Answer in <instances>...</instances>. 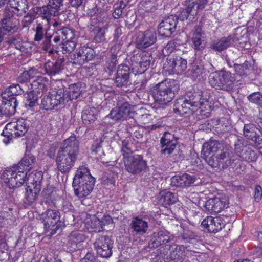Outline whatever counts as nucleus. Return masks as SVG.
I'll use <instances>...</instances> for the list:
<instances>
[{"mask_svg":"<svg viewBox=\"0 0 262 262\" xmlns=\"http://www.w3.org/2000/svg\"><path fill=\"white\" fill-rule=\"evenodd\" d=\"M59 149L78 156L79 154L78 142L75 136H70L64 141L63 146Z\"/></svg>","mask_w":262,"mask_h":262,"instance_id":"nucleus-28","label":"nucleus"},{"mask_svg":"<svg viewBox=\"0 0 262 262\" xmlns=\"http://www.w3.org/2000/svg\"><path fill=\"white\" fill-rule=\"evenodd\" d=\"M59 8L58 9V11L57 12V14H56L55 15H51L50 16H49L48 18H46V17H45L43 16V7L42 8L41 10V15H42V17L45 19L46 21V22L49 24V25H51L52 24L53 27H56L58 25H59V23L56 21L55 20H53L52 17H54L56 15H57L58 14V11H59Z\"/></svg>","mask_w":262,"mask_h":262,"instance_id":"nucleus-59","label":"nucleus"},{"mask_svg":"<svg viewBox=\"0 0 262 262\" xmlns=\"http://www.w3.org/2000/svg\"><path fill=\"white\" fill-rule=\"evenodd\" d=\"M43 30L41 24L37 25L36 28V34L35 35V40L40 41L42 39L43 36Z\"/></svg>","mask_w":262,"mask_h":262,"instance_id":"nucleus-61","label":"nucleus"},{"mask_svg":"<svg viewBox=\"0 0 262 262\" xmlns=\"http://www.w3.org/2000/svg\"><path fill=\"white\" fill-rule=\"evenodd\" d=\"M157 40V34L153 29H149L139 34L136 39L138 48L143 49L154 44Z\"/></svg>","mask_w":262,"mask_h":262,"instance_id":"nucleus-13","label":"nucleus"},{"mask_svg":"<svg viewBox=\"0 0 262 262\" xmlns=\"http://www.w3.org/2000/svg\"><path fill=\"white\" fill-rule=\"evenodd\" d=\"M49 83L50 82L47 78L41 75L40 77H37L36 79L32 80L29 83V84L33 92L40 93L48 90Z\"/></svg>","mask_w":262,"mask_h":262,"instance_id":"nucleus-27","label":"nucleus"},{"mask_svg":"<svg viewBox=\"0 0 262 262\" xmlns=\"http://www.w3.org/2000/svg\"><path fill=\"white\" fill-rule=\"evenodd\" d=\"M10 6L17 11L18 13L25 12L28 10L26 0H9Z\"/></svg>","mask_w":262,"mask_h":262,"instance_id":"nucleus-42","label":"nucleus"},{"mask_svg":"<svg viewBox=\"0 0 262 262\" xmlns=\"http://www.w3.org/2000/svg\"><path fill=\"white\" fill-rule=\"evenodd\" d=\"M42 179L43 173L41 171H34L29 177H27L26 182L27 181H30V183L33 185L34 188L40 190V185Z\"/></svg>","mask_w":262,"mask_h":262,"instance_id":"nucleus-41","label":"nucleus"},{"mask_svg":"<svg viewBox=\"0 0 262 262\" xmlns=\"http://www.w3.org/2000/svg\"><path fill=\"white\" fill-rule=\"evenodd\" d=\"M228 201L225 196H215L208 200L205 204L206 209L211 212H220L227 208Z\"/></svg>","mask_w":262,"mask_h":262,"instance_id":"nucleus-14","label":"nucleus"},{"mask_svg":"<svg viewBox=\"0 0 262 262\" xmlns=\"http://www.w3.org/2000/svg\"><path fill=\"white\" fill-rule=\"evenodd\" d=\"M93 17V19H96L98 23H100L105 19L106 17V14L103 11L101 10L100 12L94 15Z\"/></svg>","mask_w":262,"mask_h":262,"instance_id":"nucleus-64","label":"nucleus"},{"mask_svg":"<svg viewBox=\"0 0 262 262\" xmlns=\"http://www.w3.org/2000/svg\"><path fill=\"white\" fill-rule=\"evenodd\" d=\"M179 89L178 81L173 79H166L157 84L153 88V96L155 101L160 104H166L174 97L175 93Z\"/></svg>","mask_w":262,"mask_h":262,"instance_id":"nucleus-4","label":"nucleus"},{"mask_svg":"<svg viewBox=\"0 0 262 262\" xmlns=\"http://www.w3.org/2000/svg\"><path fill=\"white\" fill-rule=\"evenodd\" d=\"M94 56V51L93 49L88 46H82L78 51L74 54L71 59L75 64L82 65L91 60Z\"/></svg>","mask_w":262,"mask_h":262,"instance_id":"nucleus-11","label":"nucleus"},{"mask_svg":"<svg viewBox=\"0 0 262 262\" xmlns=\"http://www.w3.org/2000/svg\"><path fill=\"white\" fill-rule=\"evenodd\" d=\"M169 233L165 230H160L153 233L150 243L151 248H156L165 244L170 241Z\"/></svg>","mask_w":262,"mask_h":262,"instance_id":"nucleus-24","label":"nucleus"},{"mask_svg":"<svg viewBox=\"0 0 262 262\" xmlns=\"http://www.w3.org/2000/svg\"><path fill=\"white\" fill-rule=\"evenodd\" d=\"M244 135L257 145L262 144V131L252 123L245 124L243 129Z\"/></svg>","mask_w":262,"mask_h":262,"instance_id":"nucleus-17","label":"nucleus"},{"mask_svg":"<svg viewBox=\"0 0 262 262\" xmlns=\"http://www.w3.org/2000/svg\"><path fill=\"white\" fill-rule=\"evenodd\" d=\"M241 157L245 160L250 161H253L256 159L255 152L250 149L246 150Z\"/></svg>","mask_w":262,"mask_h":262,"instance_id":"nucleus-58","label":"nucleus"},{"mask_svg":"<svg viewBox=\"0 0 262 262\" xmlns=\"http://www.w3.org/2000/svg\"><path fill=\"white\" fill-rule=\"evenodd\" d=\"M236 72L239 75H244L246 74V71L248 69L247 64L245 63L243 64H237L235 67Z\"/></svg>","mask_w":262,"mask_h":262,"instance_id":"nucleus-62","label":"nucleus"},{"mask_svg":"<svg viewBox=\"0 0 262 262\" xmlns=\"http://www.w3.org/2000/svg\"><path fill=\"white\" fill-rule=\"evenodd\" d=\"M135 60H139L137 62V64H139L141 68H147V67H149L150 65V57L147 55H143L142 57H134L132 59V61H135Z\"/></svg>","mask_w":262,"mask_h":262,"instance_id":"nucleus-50","label":"nucleus"},{"mask_svg":"<svg viewBox=\"0 0 262 262\" xmlns=\"http://www.w3.org/2000/svg\"><path fill=\"white\" fill-rule=\"evenodd\" d=\"M51 101L52 100L50 99L48 95L44 96L41 100V108L46 110H51L54 108V105Z\"/></svg>","mask_w":262,"mask_h":262,"instance_id":"nucleus-56","label":"nucleus"},{"mask_svg":"<svg viewBox=\"0 0 262 262\" xmlns=\"http://www.w3.org/2000/svg\"><path fill=\"white\" fill-rule=\"evenodd\" d=\"M178 18L170 15L161 22L158 27L159 34L163 36L169 37L176 29Z\"/></svg>","mask_w":262,"mask_h":262,"instance_id":"nucleus-12","label":"nucleus"},{"mask_svg":"<svg viewBox=\"0 0 262 262\" xmlns=\"http://www.w3.org/2000/svg\"><path fill=\"white\" fill-rule=\"evenodd\" d=\"M86 240L85 234L79 231L72 232L68 237V247L71 251L81 250Z\"/></svg>","mask_w":262,"mask_h":262,"instance_id":"nucleus-15","label":"nucleus"},{"mask_svg":"<svg viewBox=\"0 0 262 262\" xmlns=\"http://www.w3.org/2000/svg\"><path fill=\"white\" fill-rule=\"evenodd\" d=\"M221 83L220 89L230 91L233 88L235 79L232 74L228 72L221 71Z\"/></svg>","mask_w":262,"mask_h":262,"instance_id":"nucleus-33","label":"nucleus"},{"mask_svg":"<svg viewBox=\"0 0 262 262\" xmlns=\"http://www.w3.org/2000/svg\"><path fill=\"white\" fill-rule=\"evenodd\" d=\"M29 125L27 121L24 119L13 120L6 124L1 135L4 138L3 142L8 145L13 137H21L27 132Z\"/></svg>","mask_w":262,"mask_h":262,"instance_id":"nucleus-5","label":"nucleus"},{"mask_svg":"<svg viewBox=\"0 0 262 262\" xmlns=\"http://www.w3.org/2000/svg\"><path fill=\"white\" fill-rule=\"evenodd\" d=\"M1 22L3 29L8 33L16 32L19 28L18 20L13 17L11 12H5Z\"/></svg>","mask_w":262,"mask_h":262,"instance_id":"nucleus-18","label":"nucleus"},{"mask_svg":"<svg viewBox=\"0 0 262 262\" xmlns=\"http://www.w3.org/2000/svg\"><path fill=\"white\" fill-rule=\"evenodd\" d=\"M262 197V188L260 186H256L255 188L254 199L256 201L259 202Z\"/></svg>","mask_w":262,"mask_h":262,"instance_id":"nucleus-63","label":"nucleus"},{"mask_svg":"<svg viewBox=\"0 0 262 262\" xmlns=\"http://www.w3.org/2000/svg\"><path fill=\"white\" fill-rule=\"evenodd\" d=\"M18 102L15 97L7 99L0 108V117L11 116L15 114Z\"/></svg>","mask_w":262,"mask_h":262,"instance_id":"nucleus-25","label":"nucleus"},{"mask_svg":"<svg viewBox=\"0 0 262 262\" xmlns=\"http://www.w3.org/2000/svg\"><path fill=\"white\" fill-rule=\"evenodd\" d=\"M73 39H66L64 42L60 44L62 52L63 54L69 53L72 52L75 49L76 46V41Z\"/></svg>","mask_w":262,"mask_h":262,"instance_id":"nucleus-46","label":"nucleus"},{"mask_svg":"<svg viewBox=\"0 0 262 262\" xmlns=\"http://www.w3.org/2000/svg\"><path fill=\"white\" fill-rule=\"evenodd\" d=\"M20 84H13L7 89L4 93L2 94L3 98L6 97L5 95H21L29 90V85L26 82H19Z\"/></svg>","mask_w":262,"mask_h":262,"instance_id":"nucleus-29","label":"nucleus"},{"mask_svg":"<svg viewBox=\"0 0 262 262\" xmlns=\"http://www.w3.org/2000/svg\"><path fill=\"white\" fill-rule=\"evenodd\" d=\"M113 242L106 236H99L94 243V247L98 255L108 258L112 254Z\"/></svg>","mask_w":262,"mask_h":262,"instance_id":"nucleus-10","label":"nucleus"},{"mask_svg":"<svg viewBox=\"0 0 262 262\" xmlns=\"http://www.w3.org/2000/svg\"><path fill=\"white\" fill-rule=\"evenodd\" d=\"M131 144L126 141H122V146L121 148V152L123 156V159L127 160L129 157H132L133 150L130 147Z\"/></svg>","mask_w":262,"mask_h":262,"instance_id":"nucleus-54","label":"nucleus"},{"mask_svg":"<svg viewBox=\"0 0 262 262\" xmlns=\"http://www.w3.org/2000/svg\"><path fill=\"white\" fill-rule=\"evenodd\" d=\"M53 41L55 43L63 42L66 39H73L75 38L74 31L68 28H64L58 30L53 34Z\"/></svg>","mask_w":262,"mask_h":262,"instance_id":"nucleus-30","label":"nucleus"},{"mask_svg":"<svg viewBox=\"0 0 262 262\" xmlns=\"http://www.w3.org/2000/svg\"><path fill=\"white\" fill-rule=\"evenodd\" d=\"M202 155L205 161L212 167H217L223 164L229 158L224 144L215 140H210L203 144Z\"/></svg>","mask_w":262,"mask_h":262,"instance_id":"nucleus-2","label":"nucleus"},{"mask_svg":"<svg viewBox=\"0 0 262 262\" xmlns=\"http://www.w3.org/2000/svg\"><path fill=\"white\" fill-rule=\"evenodd\" d=\"M62 59L57 60L55 62L50 60L44 64L46 73L49 75L53 76L58 74L62 68Z\"/></svg>","mask_w":262,"mask_h":262,"instance_id":"nucleus-36","label":"nucleus"},{"mask_svg":"<svg viewBox=\"0 0 262 262\" xmlns=\"http://www.w3.org/2000/svg\"><path fill=\"white\" fill-rule=\"evenodd\" d=\"M77 156L58 150L56 158L57 168L62 173L68 172L74 166Z\"/></svg>","mask_w":262,"mask_h":262,"instance_id":"nucleus-7","label":"nucleus"},{"mask_svg":"<svg viewBox=\"0 0 262 262\" xmlns=\"http://www.w3.org/2000/svg\"><path fill=\"white\" fill-rule=\"evenodd\" d=\"M129 71L130 69L128 66L121 64L118 67L115 81L118 86L127 85L130 83Z\"/></svg>","mask_w":262,"mask_h":262,"instance_id":"nucleus-22","label":"nucleus"},{"mask_svg":"<svg viewBox=\"0 0 262 262\" xmlns=\"http://www.w3.org/2000/svg\"><path fill=\"white\" fill-rule=\"evenodd\" d=\"M60 212L55 209H48L40 216L41 220L44 223V231L47 236H51L63 225L60 221Z\"/></svg>","mask_w":262,"mask_h":262,"instance_id":"nucleus-6","label":"nucleus"},{"mask_svg":"<svg viewBox=\"0 0 262 262\" xmlns=\"http://www.w3.org/2000/svg\"><path fill=\"white\" fill-rule=\"evenodd\" d=\"M43 195L46 197L47 202L54 203V201L56 200V192L52 191L51 193H49V190H47L43 192Z\"/></svg>","mask_w":262,"mask_h":262,"instance_id":"nucleus-60","label":"nucleus"},{"mask_svg":"<svg viewBox=\"0 0 262 262\" xmlns=\"http://www.w3.org/2000/svg\"><path fill=\"white\" fill-rule=\"evenodd\" d=\"M35 157L32 154H26L17 165L3 171L1 179L10 188L19 187L26 182L27 174L33 167Z\"/></svg>","mask_w":262,"mask_h":262,"instance_id":"nucleus-1","label":"nucleus"},{"mask_svg":"<svg viewBox=\"0 0 262 262\" xmlns=\"http://www.w3.org/2000/svg\"><path fill=\"white\" fill-rule=\"evenodd\" d=\"M40 73L35 68H32L28 71H24L18 78L19 82H26L27 83L28 80H32L37 77H40Z\"/></svg>","mask_w":262,"mask_h":262,"instance_id":"nucleus-40","label":"nucleus"},{"mask_svg":"<svg viewBox=\"0 0 262 262\" xmlns=\"http://www.w3.org/2000/svg\"><path fill=\"white\" fill-rule=\"evenodd\" d=\"M180 45L181 42L178 39H174L168 42L163 50V55L165 56L169 55L176 50Z\"/></svg>","mask_w":262,"mask_h":262,"instance_id":"nucleus-44","label":"nucleus"},{"mask_svg":"<svg viewBox=\"0 0 262 262\" xmlns=\"http://www.w3.org/2000/svg\"><path fill=\"white\" fill-rule=\"evenodd\" d=\"M82 91L81 84L79 83L73 84L69 87V96L70 99H76L80 96Z\"/></svg>","mask_w":262,"mask_h":262,"instance_id":"nucleus-45","label":"nucleus"},{"mask_svg":"<svg viewBox=\"0 0 262 262\" xmlns=\"http://www.w3.org/2000/svg\"><path fill=\"white\" fill-rule=\"evenodd\" d=\"M91 228L93 231L99 232L102 230V224L100 220L95 217H94L91 222Z\"/></svg>","mask_w":262,"mask_h":262,"instance_id":"nucleus-57","label":"nucleus"},{"mask_svg":"<svg viewBox=\"0 0 262 262\" xmlns=\"http://www.w3.org/2000/svg\"><path fill=\"white\" fill-rule=\"evenodd\" d=\"M90 178H93L90 173V172L84 166H80L77 169L75 177L73 179V183L75 185H77L81 182L89 181Z\"/></svg>","mask_w":262,"mask_h":262,"instance_id":"nucleus-34","label":"nucleus"},{"mask_svg":"<svg viewBox=\"0 0 262 262\" xmlns=\"http://www.w3.org/2000/svg\"><path fill=\"white\" fill-rule=\"evenodd\" d=\"M177 58L170 57L167 59V61L164 65V70L169 74L174 73L176 64H177Z\"/></svg>","mask_w":262,"mask_h":262,"instance_id":"nucleus-53","label":"nucleus"},{"mask_svg":"<svg viewBox=\"0 0 262 262\" xmlns=\"http://www.w3.org/2000/svg\"><path fill=\"white\" fill-rule=\"evenodd\" d=\"M233 43V37L229 35L213 40L211 43L210 48L213 50L221 52L232 46Z\"/></svg>","mask_w":262,"mask_h":262,"instance_id":"nucleus-26","label":"nucleus"},{"mask_svg":"<svg viewBox=\"0 0 262 262\" xmlns=\"http://www.w3.org/2000/svg\"><path fill=\"white\" fill-rule=\"evenodd\" d=\"M221 71L211 73L209 77V82L212 87L220 89L221 83Z\"/></svg>","mask_w":262,"mask_h":262,"instance_id":"nucleus-47","label":"nucleus"},{"mask_svg":"<svg viewBox=\"0 0 262 262\" xmlns=\"http://www.w3.org/2000/svg\"><path fill=\"white\" fill-rule=\"evenodd\" d=\"M132 113V106L128 103L124 102L118 103L117 106L111 111L106 118L115 121H123L130 118Z\"/></svg>","mask_w":262,"mask_h":262,"instance_id":"nucleus-9","label":"nucleus"},{"mask_svg":"<svg viewBox=\"0 0 262 262\" xmlns=\"http://www.w3.org/2000/svg\"><path fill=\"white\" fill-rule=\"evenodd\" d=\"M9 212H0V227H3L10 224V221H14L15 217L13 216L12 209H9Z\"/></svg>","mask_w":262,"mask_h":262,"instance_id":"nucleus-48","label":"nucleus"},{"mask_svg":"<svg viewBox=\"0 0 262 262\" xmlns=\"http://www.w3.org/2000/svg\"><path fill=\"white\" fill-rule=\"evenodd\" d=\"M202 225L209 232L215 233L221 230L224 223L220 217L207 216L202 221Z\"/></svg>","mask_w":262,"mask_h":262,"instance_id":"nucleus-21","label":"nucleus"},{"mask_svg":"<svg viewBox=\"0 0 262 262\" xmlns=\"http://www.w3.org/2000/svg\"><path fill=\"white\" fill-rule=\"evenodd\" d=\"M125 169L132 174L136 175L144 170L147 167V162L140 155H135L124 160Z\"/></svg>","mask_w":262,"mask_h":262,"instance_id":"nucleus-8","label":"nucleus"},{"mask_svg":"<svg viewBox=\"0 0 262 262\" xmlns=\"http://www.w3.org/2000/svg\"><path fill=\"white\" fill-rule=\"evenodd\" d=\"M158 198L159 203L165 207L174 204L178 200L177 196L174 194L167 190L161 191L159 193Z\"/></svg>","mask_w":262,"mask_h":262,"instance_id":"nucleus-37","label":"nucleus"},{"mask_svg":"<svg viewBox=\"0 0 262 262\" xmlns=\"http://www.w3.org/2000/svg\"><path fill=\"white\" fill-rule=\"evenodd\" d=\"M192 47L198 50L204 49L206 45V41L201 29H196L193 34L191 39Z\"/></svg>","mask_w":262,"mask_h":262,"instance_id":"nucleus-32","label":"nucleus"},{"mask_svg":"<svg viewBox=\"0 0 262 262\" xmlns=\"http://www.w3.org/2000/svg\"><path fill=\"white\" fill-rule=\"evenodd\" d=\"M48 96L52 100L54 107L58 106L64 101V90L60 88L56 90H53L48 93Z\"/></svg>","mask_w":262,"mask_h":262,"instance_id":"nucleus-38","label":"nucleus"},{"mask_svg":"<svg viewBox=\"0 0 262 262\" xmlns=\"http://www.w3.org/2000/svg\"><path fill=\"white\" fill-rule=\"evenodd\" d=\"M95 184L94 178H90L89 181L81 182L77 185L73 183V187L75 194L79 198H83L88 195L92 191Z\"/></svg>","mask_w":262,"mask_h":262,"instance_id":"nucleus-20","label":"nucleus"},{"mask_svg":"<svg viewBox=\"0 0 262 262\" xmlns=\"http://www.w3.org/2000/svg\"><path fill=\"white\" fill-rule=\"evenodd\" d=\"M62 3V0H50L48 5L43 7V16L48 18L51 15L57 14Z\"/></svg>","mask_w":262,"mask_h":262,"instance_id":"nucleus-35","label":"nucleus"},{"mask_svg":"<svg viewBox=\"0 0 262 262\" xmlns=\"http://www.w3.org/2000/svg\"><path fill=\"white\" fill-rule=\"evenodd\" d=\"M130 227L136 234L143 235L147 232L148 224L146 221L136 217L132 221Z\"/></svg>","mask_w":262,"mask_h":262,"instance_id":"nucleus-31","label":"nucleus"},{"mask_svg":"<svg viewBox=\"0 0 262 262\" xmlns=\"http://www.w3.org/2000/svg\"><path fill=\"white\" fill-rule=\"evenodd\" d=\"M98 110L94 107L85 108L82 113V119L85 124L94 122L97 119Z\"/></svg>","mask_w":262,"mask_h":262,"instance_id":"nucleus-39","label":"nucleus"},{"mask_svg":"<svg viewBox=\"0 0 262 262\" xmlns=\"http://www.w3.org/2000/svg\"><path fill=\"white\" fill-rule=\"evenodd\" d=\"M177 64L175 66L174 73L179 74L184 71L187 68L186 60L178 57H177Z\"/></svg>","mask_w":262,"mask_h":262,"instance_id":"nucleus-52","label":"nucleus"},{"mask_svg":"<svg viewBox=\"0 0 262 262\" xmlns=\"http://www.w3.org/2000/svg\"><path fill=\"white\" fill-rule=\"evenodd\" d=\"M248 100L251 103L262 107V93L259 92H254L248 96Z\"/></svg>","mask_w":262,"mask_h":262,"instance_id":"nucleus-51","label":"nucleus"},{"mask_svg":"<svg viewBox=\"0 0 262 262\" xmlns=\"http://www.w3.org/2000/svg\"><path fill=\"white\" fill-rule=\"evenodd\" d=\"M40 190L36 188H30L29 187L26 190L25 198L29 203H32L36 198L37 194Z\"/></svg>","mask_w":262,"mask_h":262,"instance_id":"nucleus-55","label":"nucleus"},{"mask_svg":"<svg viewBox=\"0 0 262 262\" xmlns=\"http://www.w3.org/2000/svg\"><path fill=\"white\" fill-rule=\"evenodd\" d=\"M108 26V24H106L102 27H99L97 29V32L94 38L96 42H101L105 41V34L107 30Z\"/></svg>","mask_w":262,"mask_h":262,"instance_id":"nucleus-49","label":"nucleus"},{"mask_svg":"<svg viewBox=\"0 0 262 262\" xmlns=\"http://www.w3.org/2000/svg\"><path fill=\"white\" fill-rule=\"evenodd\" d=\"M196 180L194 175L184 173L172 177L171 179V185L177 187H188L193 184Z\"/></svg>","mask_w":262,"mask_h":262,"instance_id":"nucleus-19","label":"nucleus"},{"mask_svg":"<svg viewBox=\"0 0 262 262\" xmlns=\"http://www.w3.org/2000/svg\"><path fill=\"white\" fill-rule=\"evenodd\" d=\"M36 93L32 90L30 92L28 91L26 92L25 97V106L26 108H31L37 104L38 97L35 94Z\"/></svg>","mask_w":262,"mask_h":262,"instance_id":"nucleus-43","label":"nucleus"},{"mask_svg":"<svg viewBox=\"0 0 262 262\" xmlns=\"http://www.w3.org/2000/svg\"><path fill=\"white\" fill-rule=\"evenodd\" d=\"M210 109V105L207 98H204L199 94L195 93L189 96V99L178 100L173 111L175 113L183 116L197 112L198 110L202 113Z\"/></svg>","mask_w":262,"mask_h":262,"instance_id":"nucleus-3","label":"nucleus"},{"mask_svg":"<svg viewBox=\"0 0 262 262\" xmlns=\"http://www.w3.org/2000/svg\"><path fill=\"white\" fill-rule=\"evenodd\" d=\"M185 247L184 246H178V245H172L169 247L170 257L173 259L183 260L185 256L189 257L195 254L194 251L187 250L185 251Z\"/></svg>","mask_w":262,"mask_h":262,"instance_id":"nucleus-23","label":"nucleus"},{"mask_svg":"<svg viewBox=\"0 0 262 262\" xmlns=\"http://www.w3.org/2000/svg\"><path fill=\"white\" fill-rule=\"evenodd\" d=\"M174 137L171 133L165 132L161 138V152L163 155L171 154L175 149L177 141L174 140Z\"/></svg>","mask_w":262,"mask_h":262,"instance_id":"nucleus-16","label":"nucleus"}]
</instances>
